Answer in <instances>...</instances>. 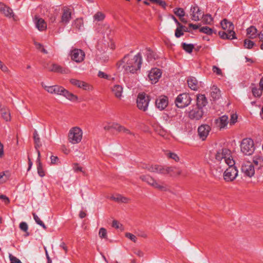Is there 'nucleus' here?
<instances>
[{
    "label": "nucleus",
    "mask_w": 263,
    "mask_h": 263,
    "mask_svg": "<svg viewBox=\"0 0 263 263\" xmlns=\"http://www.w3.org/2000/svg\"><path fill=\"white\" fill-rule=\"evenodd\" d=\"M209 159L214 163L213 174L217 177L222 175V171L230 164H235L231 151L227 148L217 147L209 154Z\"/></svg>",
    "instance_id": "nucleus-1"
},
{
    "label": "nucleus",
    "mask_w": 263,
    "mask_h": 263,
    "mask_svg": "<svg viewBox=\"0 0 263 263\" xmlns=\"http://www.w3.org/2000/svg\"><path fill=\"white\" fill-rule=\"evenodd\" d=\"M142 57L140 53H138L133 57L129 55L124 57L123 59L124 64L123 68L126 73H135L140 70L142 64Z\"/></svg>",
    "instance_id": "nucleus-2"
},
{
    "label": "nucleus",
    "mask_w": 263,
    "mask_h": 263,
    "mask_svg": "<svg viewBox=\"0 0 263 263\" xmlns=\"http://www.w3.org/2000/svg\"><path fill=\"white\" fill-rule=\"evenodd\" d=\"M41 85L48 93L52 95H60L64 97L67 100L71 102H76L78 98L76 95L69 92L63 87L55 85L52 86L46 85L44 82L41 83Z\"/></svg>",
    "instance_id": "nucleus-3"
},
{
    "label": "nucleus",
    "mask_w": 263,
    "mask_h": 263,
    "mask_svg": "<svg viewBox=\"0 0 263 263\" xmlns=\"http://www.w3.org/2000/svg\"><path fill=\"white\" fill-rule=\"evenodd\" d=\"M235 164H230L226 166L222 175L223 179L226 182H231L234 181L238 176V171L235 166Z\"/></svg>",
    "instance_id": "nucleus-4"
},
{
    "label": "nucleus",
    "mask_w": 263,
    "mask_h": 263,
    "mask_svg": "<svg viewBox=\"0 0 263 263\" xmlns=\"http://www.w3.org/2000/svg\"><path fill=\"white\" fill-rule=\"evenodd\" d=\"M83 136V131L82 129L78 126L71 128L68 133V141L72 144L79 143Z\"/></svg>",
    "instance_id": "nucleus-5"
},
{
    "label": "nucleus",
    "mask_w": 263,
    "mask_h": 263,
    "mask_svg": "<svg viewBox=\"0 0 263 263\" xmlns=\"http://www.w3.org/2000/svg\"><path fill=\"white\" fill-rule=\"evenodd\" d=\"M240 149L244 155H251L255 150L253 140L249 138L243 139L240 144Z\"/></svg>",
    "instance_id": "nucleus-6"
},
{
    "label": "nucleus",
    "mask_w": 263,
    "mask_h": 263,
    "mask_svg": "<svg viewBox=\"0 0 263 263\" xmlns=\"http://www.w3.org/2000/svg\"><path fill=\"white\" fill-rule=\"evenodd\" d=\"M140 178L142 181L146 182L147 184L156 189L161 191L167 190L166 185L164 182H161V184H160L149 175L141 176Z\"/></svg>",
    "instance_id": "nucleus-7"
},
{
    "label": "nucleus",
    "mask_w": 263,
    "mask_h": 263,
    "mask_svg": "<svg viewBox=\"0 0 263 263\" xmlns=\"http://www.w3.org/2000/svg\"><path fill=\"white\" fill-rule=\"evenodd\" d=\"M144 168L151 172L156 173L162 175L170 174L173 170L172 167H165L158 164L146 165Z\"/></svg>",
    "instance_id": "nucleus-8"
},
{
    "label": "nucleus",
    "mask_w": 263,
    "mask_h": 263,
    "mask_svg": "<svg viewBox=\"0 0 263 263\" xmlns=\"http://www.w3.org/2000/svg\"><path fill=\"white\" fill-rule=\"evenodd\" d=\"M149 101V96H146L144 93H139L137 99L138 108L142 111H146L148 109Z\"/></svg>",
    "instance_id": "nucleus-9"
},
{
    "label": "nucleus",
    "mask_w": 263,
    "mask_h": 263,
    "mask_svg": "<svg viewBox=\"0 0 263 263\" xmlns=\"http://www.w3.org/2000/svg\"><path fill=\"white\" fill-rule=\"evenodd\" d=\"M191 102V98L189 94L183 93L178 96L175 103L178 108H182L188 106Z\"/></svg>",
    "instance_id": "nucleus-10"
},
{
    "label": "nucleus",
    "mask_w": 263,
    "mask_h": 263,
    "mask_svg": "<svg viewBox=\"0 0 263 263\" xmlns=\"http://www.w3.org/2000/svg\"><path fill=\"white\" fill-rule=\"evenodd\" d=\"M85 52L80 49H73L70 52V57L72 61L77 63L82 62L85 58Z\"/></svg>",
    "instance_id": "nucleus-11"
},
{
    "label": "nucleus",
    "mask_w": 263,
    "mask_h": 263,
    "mask_svg": "<svg viewBox=\"0 0 263 263\" xmlns=\"http://www.w3.org/2000/svg\"><path fill=\"white\" fill-rule=\"evenodd\" d=\"M241 172L245 175L251 177L255 174V166L250 161L245 162L241 166Z\"/></svg>",
    "instance_id": "nucleus-12"
},
{
    "label": "nucleus",
    "mask_w": 263,
    "mask_h": 263,
    "mask_svg": "<svg viewBox=\"0 0 263 263\" xmlns=\"http://www.w3.org/2000/svg\"><path fill=\"white\" fill-rule=\"evenodd\" d=\"M70 82L72 85L85 90L91 91L93 89V86L90 84L77 79H71L70 80Z\"/></svg>",
    "instance_id": "nucleus-13"
},
{
    "label": "nucleus",
    "mask_w": 263,
    "mask_h": 263,
    "mask_svg": "<svg viewBox=\"0 0 263 263\" xmlns=\"http://www.w3.org/2000/svg\"><path fill=\"white\" fill-rule=\"evenodd\" d=\"M203 115V109L198 107H195L188 112V116L192 120H198L200 119Z\"/></svg>",
    "instance_id": "nucleus-14"
},
{
    "label": "nucleus",
    "mask_w": 263,
    "mask_h": 263,
    "mask_svg": "<svg viewBox=\"0 0 263 263\" xmlns=\"http://www.w3.org/2000/svg\"><path fill=\"white\" fill-rule=\"evenodd\" d=\"M168 104V98L165 96H161L156 99L155 106L159 110L165 109Z\"/></svg>",
    "instance_id": "nucleus-15"
},
{
    "label": "nucleus",
    "mask_w": 263,
    "mask_h": 263,
    "mask_svg": "<svg viewBox=\"0 0 263 263\" xmlns=\"http://www.w3.org/2000/svg\"><path fill=\"white\" fill-rule=\"evenodd\" d=\"M162 74L160 69L158 68H153L149 71L148 74V78L152 84L156 83Z\"/></svg>",
    "instance_id": "nucleus-16"
},
{
    "label": "nucleus",
    "mask_w": 263,
    "mask_h": 263,
    "mask_svg": "<svg viewBox=\"0 0 263 263\" xmlns=\"http://www.w3.org/2000/svg\"><path fill=\"white\" fill-rule=\"evenodd\" d=\"M35 27L40 31H43L47 29V24L45 21L39 16L35 15L33 18Z\"/></svg>",
    "instance_id": "nucleus-17"
},
{
    "label": "nucleus",
    "mask_w": 263,
    "mask_h": 263,
    "mask_svg": "<svg viewBox=\"0 0 263 263\" xmlns=\"http://www.w3.org/2000/svg\"><path fill=\"white\" fill-rule=\"evenodd\" d=\"M211 127L207 124L200 125L198 128V135L200 139L204 140L208 136Z\"/></svg>",
    "instance_id": "nucleus-18"
},
{
    "label": "nucleus",
    "mask_w": 263,
    "mask_h": 263,
    "mask_svg": "<svg viewBox=\"0 0 263 263\" xmlns=\"http://www.w3.org/2000/svg\"><path fill=\"white\" fill-rule=\"evenodd\" d=\"M71 19V10L68 8L65 7L63 9L61 16V22L64 24H68Z\"/></svg>",
    "instance_id": "nucleus-19"
},
{
    "label": "nucleus",
    "mask_w": 263,
    "mask_h": 263,
    "mask_svg": "<svg viewBox=\"0 0 263 263\" xmlns=\"http://www.w3.org/2000/svg\"><path fill=\"white\" fill-rule=\"evenodd\" d=\"M202 15L201 11L197 5L192 6L190 9V15L193 21H198Z\"/></svg>",
    "instance_id": "nucleus-20"
},
{
    "label": "nucleus",
    "mask_w": 263,
    "mask_h": 263,
    "mask_svg": "<svg viewBox=\"0 0 263 263\" xmlns=\"http://www.w3.org/2000/svg\"><path fill=\"white\" fill-rule=\"evenodd\" d=\"M0 13L8 18L13 17L14 16L12 9L1 2H0Z\"/></svg>",
    "instance_id": "nucleus-21"
},
{
    "label": "nucleus",
    "mask_w": 263,
    "mask_h": 263,
    "mask_svg": "<svg viewBox=\"0 0 263 263\" xmlns=\"http://www.w3.org/2000/svg\"><path fill=\"white\" fill-rule=\"evenodd\" d=\"M110 89L114 95L118 99H121L123 92V88L122 85L115 84L111 87Z\"/></svg>",
    "instance_id": "nucleus-22"
},
{
    "label": "nucleus",
    "mask_w": 263,
    "mask_h": 263,
    "mask_svg": "<svg viewBox=\"0 0 263 263\" xmlns=\"http://www.w3.org/2000/svg\"><path fill=\"white\" fill-rule=\"evenodd\" d=\"M49 70L52 72H59L62 74H67L69 72L68 68H63L61 66L53 64L49 68Z\"/></svg>",
    "instance_id": "nucleus-23"
},
{
    "label": "nucleus",
    "mask_w": 263,
    "mask_h": 263,
    "mask_svg": "<svg viewBox=\"0 0 263 263\" xmlns=\"http://www.w3.org/2000/svg\"><path fill=\"white\" fill-rule=\"evenodd\" d=\"M228 119L227 116L223 115L216 119V124L220 129L224 128L229 123Z\"/></svg>",
    "instance_id": "nucleus-24"
},
{
    "label": "nucleus",
    "mask_w": 263,
    "mask_h": 263,
    "mask_svg": "<svg viewBox=\"0 0 263 263\" xmlns=\"http://www.w3.org/2000/svg\"><path fill=\"white\" fill-rule=\"evenodd\" d=\"M219 35L221 37V38L223 39H229L232 40L236 38L235 33L234 31H228L227 32L225 31H219L218 33Z\"/></svg>",
    "instance_id": "nucleus-25"
},
{
    "label": "nucleus",
    "mask_w": 263,
    "mask_h": 263,
    "mask_svg": "<svg viewBox=\"0 0 263 263\" xmlns=\"http://www.w3.org/2000/svg\"><path fill=\"white\" fill-rule=\"evenodd\" d=\"M253 164L255 169H261L263 167V159L259 156H255L253 158Z\"/></svg>",
    "instance_id": "nucleus-26"
},
{
    "label": "nucleus",
    "mask_w": 263,
    "mask_h": 263,
    "mask_svg": "<svg viewBox=\"0 0 263 263\" xmlns=\"http://www.w3.org/2000/svg\"><path fill=\"white\" fill-rule=\"evenodd\" d=\"M257 33V30L255 27L251 26L247 29V36L252 39L256 38L257 36H258Z\"/></svg>",
    "instance_id": "nucleus-27"
},
{
    "label": "nucleus",
    "mask_w": 263,
    "mask_h": 263,
    "mask_svg": "<svg viewBox=\"0 0 263 263\" xmlns=\"http://www.w3.org/2000/svg\"><path fill=\"white\" fill-rule=\"evenodd\" d=\"M208 103L206 97L203 95H199L197 97V106L203 109Z\"/></svg>",
    "instance_id": "nucleus-28"
},
{
    "label": "nucleus",
    "mask_w": 263,
    "mask_h": 263,
    "mask_svg": "<svg viewBox=\"0 0 263 263\" xmlns=\"http://www.w3.org/2000/svg\"><path fill=\"white\" fill-rule=\"evenodd\" d=\"M221 26L223 29L227 30V31H234V25L233 23L231 22L228 21L226 19L223 20L221 22Z\"/></svg>",
    "instance_id": "nucleus-29"
},
{
    "label": "nucleus",
    "mask_w": 263,
    "mask_h": 263,
    "mask_svg": "<svg viewBox=\"0 0 263 263\" xmlns=\"http://www.w3.org/2000/svg\"><path fill=\"white\" fill-rule=\"evenodd\" d=\"M145 54L146 58V60L148 63H152L154 62V60L156 59V55L149 48L146 49Z\"/></svg>",
    "instance_id": "nucleus-30"
},
{
    "label": "nucleus",
    "mask_w": 263,
    "mask_h": 263,
    "mask_svg": "<svg viewBox=\"0 0 263 263\" xmlns=\"http://www.w3.org/2000/svg\"><path fill=\"white\" fill-rule=\"evenodd\" d=\"M187 81L188 85L191 89L196 90L198 89V81L195 78L190 77L188 78Z\"/></svg>",
    "instance_id": "nucleus-31"
},
{
    "label": "nucleus",
    "mask_w": 263,
    "mask_h": 263,
    "mask_svg": "<svg viewBox=\"0 0 263 263\" xmlns=\"http://www.w3.org/2000/svg\"><path fill=\"white\" fill-rule=\"evenodd\" d=\"M211 96L215 100H217L220 97V91L216 86L213 85L211 87Z\"/></svg>",
    "instance_id": "nucleus-32"
},
{
    "label": "nucleus",
    "mask_w": 263,
    "mask_h": 263,
    "mask_svg": "<svg viewBox=\"0 0 263 263\" xmlns=\"http://www.w3.org/2000/svg\"><path fill=\"white\" fill-rule=\"evenodd\" d=\"M40 152L37 150V158L36 160L38 163L37 165V173L40 177H43L45 175V174L42 165L40 162Z\"/></svg>",
    "instance_id": "nucleus-33"
},
{
    "label": "nucleus",
    "mask_w": 263,
    "mask_h": 263,
    "mask_svg": "<svg viewBox=\"0 0 263 263\" xmlns=\"http://www.w3.org/2000/svg\"><path fill=\"white\" fill-rule=\"evenodd\" d=\"M73 28L78 29L79 30H82L84 28V22L82 18H78L76 19L72 24Z\"/></svg>",
    "instance_id": "nucleus-34"
},
{
    "label": "nucleus",
    "mask_w": 263,
    "mask_h": 263,
    "mask_svg": "<svg viewBox=\"0 0 263 263\" xmlns=\"http://www.w3.org/2000/svg\"><path fill=\"white\" fill-rule=\"evenodd\" d=\"M110 198L118 202L127 203L129 201L128 198H126V197L123 196L120 194L113 195L111 196Z\"/></svg>",
    "instance_id": "nucleus-35"
},
{
    "label": "nucleus",
    "mask_w": 263,
    "mask_h": 263,
    "mask_svg": "<svg viewBox=\"0 0 263 263\" xmlns=\"http://www.w3.org/2000/svg\"><path fill=\"white\" fill-rule=\"evenodd\" d=\"M105 15L104 13L101 11H98L93 16V22H102L105 19Z\"/></svg>",
    "instance_id": "nucleus-36"
},
{
    "label": "nucleus",
    "mask_w": 263,
    "mask_h": 263,
    "mask_svg": "<svg viewBox=\"0 0 263 263\" xmlns=\"http://www.w3.org/2000/svg\"><path fill=\"white\" fill-rule=\"evenodd\" d=\"M202 18L203 23L207 25L212 24L213 21V18L212 17L211 15L209 14L205 15L203 14Z\"/></svg>",
    "instance_id": "nucleus-37"
},
{
    "label": "nucleus",
    "mask_w": 263,
    "mask_h": 263,
    "mask_svg": "<svg viewBox=\"0 0 263 263\" xmlns=\"http://www.w3.org/2000/svg\"><path fill=\"white\" fill-rule=\"evenodd\" d=\"M33 139L35 143V147L37 151V148L39 147L41 144L40 143V139L39 134L36 130H35L33 133Z\"/></svg>",
    "instance_id": "nucleus-38"
},
{
    "label": "nucleus",
    "mask_w": 263,
    "mask_h": 263,
    "mask_svg": "<svg viewBox=\"0 0 263 263\" xmlns=\"http://www.w3.org/2000/svg\"><path fill=\"white\" fill-rule=\"evenodd\" d=\"M1 114L2 118L6 121L10 120V113L8 109H2Z\"/></svg>",
    "instance_id": "nucleus-39"
},
{
    "label": "nucleus",
    "mask_w": 263,
    "mask_h": 263,
    "mask_svg": "<svg viewBox=\"0 0 263 263\" xmlns=\"http://www.w3.org/2000/svg\"><path fill=\"white\" fill-rule=\"evenodd\" d=\"M33 219L35 220V222L41 226L44 230H46L47 229L46 226L45 225L44 222L40 219V218L39 217V216L33 213L32 214Z\"/></svg>",
    "instance_id": "nucleus-40"
},
{
    "label": "nucleus",
    "mask_w": 263,
    "mask_h": 263,
    "mask_svg": "<svg viewBox=\"0 0 263 263\" xmlns=\"http://www.w3.org/2000/svg\"><path fill=\"white\" fill-rule=\"evenodd\" d=\"M263 90L260 87H254L252 88V92L255 97H260L262 95Z\"/></svg>",
    "instance_id": "nucleus-41"
},
{
    "label": "nucleus",
    "mask_w": 263,
    "mask_h": 263,
    "mask_svg": "<svg viewBox=\"0 0 263 263\" xmlns=\"http://www.w3.org/2000/svg\"><path fill=\"white\" fill-rule=\"evenodd\" d=\"M199 31L200 32L204 33L208 35H212L214 33V30L208 26L200 28Z\"/></svg>",
    "instance_id": "nucleus-42"
},
{
    "label": "nucleus",
    "mask_w": 263,
    "mask_h": 263,
    "mask_svg": "<svg viewBox=\"0 0 263 263\" xmlns=\"http://www.w3.org/2000/svg\"><path fill=\"white\" fill-rule=\"evenodd\" d=\"M182 46L183 49L188 53H191L192 52L194 46L191 44H186L185 43H183L182 44Z\"/></svg>",
    "instance_id": "nucleus-43"
},
{
    "label": "nucleus",
    "mask_w": 263,
    "mask_h": 263,
    "mask_svg": "<svg viewBox=\"0 0 263 263\" xmlns=\"http://www.w3.org/2000/svg\"><path fill=\"white\" fill-rule=\"evenodd\" d=\"M174 13L178 16L181 17H183L185 15V12L182 8H176L174 9Z\"/></svg>",
    "instance_id": "nucleus-44"
},
{
    "label": "nucleus",
    "mask_w": 263,
    "mask_h": 263,
    "mask_svg": "<svg viewBox=\"0 0 263 263\" xmlns=\"http://www.w3.org/2000/svg\"><path fill=\"white\" fill-rule=\"evenodd\" d=\"M254 45V42L250 40L246 39L244 41V46L246 48L251 49Z\"/></svg>",
    "instance_id": "nucleus-45"
},
{
    "label": "nucleus",
    "mask_w": 263,
    "mask_h": 263,
    "mask_svg": "<svg viewBox=\"0 0 263 263\" xmlns=\"http://www.w3.org/2000/svg\"><path fill=\"white\" fill-rule=\"evenodd\" d=\"M99 235L102 238H107V232L105 229L101 228L99 230Z\"/></svg>",
    "instance_id": "nucleus-46"
},
{
    "label": "nucleus",
    "mask_w": 263,
    "mask_h": 263,
    "mask_svg": "<svg viewBox=\"0 0 263 263\" xmlns=\"http://www.w3.org/2000/svg\"><path fill=\"white\" fill-rule=\"evenodd\" d=\"M166 155L168 157L174 160L176 162H178L179 160V157L175 153L170 152L168 153Z\"/></svg>",
    "instance_id": "nucleus-47"
},
{
    "label": "nucleus",
    "mask_w": 263,
    "mask_h": 263,
    "mask_svg": "<svg viewBox=\"0 0 263 263\" xmlns=\"http://www.w3.org/2000/svg\"><path fill=\"white\" fill-rule=\"evenodd\" d=\"M125 236L134 242H136L137 241V238L136 236L133 234H131L130 233H126L125 234Z\"/></svg>",
    "instance_id": "nucleus-48"
},
{
    "label": "nucleus",
    "mask_w": 263,
    "mask_h": 263,
    "mask_svg": "<svg viewBox=\"0 0 263 263\" xmlns=\"http://www.w3.org/2000/svg\"><path fill=\"white\" fill-rule=\"evenodd\" d=\"M237 115L236 114H232L231 116L230 124L231 125H234L237 122Z\"/></svg>",
    "instance_id": "nucleus-49"
},
{
    "label": "nucleus",
    "mask_w": 263,
    "mask_h": 263,
    "mask_svg": "<svg viewBox=\"0 0 263 263\" xmlns=\"http://www.w3.org/2000/svg\"><path fill=\"white\" fill-rule=\"evenodd\" d=\"M213 72L215 73L218 76H222L221 70L216 66H213L212 67Z\"/></svg>",
    "instance_id": "nucleus-50"
},
{
    "label": "nucleus",
    "mask_w": 263,
    "mask_h": 263,
    "mask_svg": "<svg viewBox=\"0 0 263 263\" xmlns=\"http://www.w3.org/2000/svg\"><path fill=\"white\" fill-rule=\"evenodd\" d=\"M20 228L24 232H27L28 229V227L26 222H22L20 223Z\"/></svg>",
    "instance_id": "nucleus-51"
},
{
    "label": "nucleus",
    "mask_w": 263,
    "mask_h": 263,
    "mask_svg": "<svg viewBox=\"0 0 263 263\" xmlns=\"http://www.w3.org/2000/svg\"><path fill=\"white\" fill-rule=\"evenodd\" d=\"M181 28H181V27H180V28L178 27L176 29L175 35L176 37H178V38L180 37V36H181L182 35H183V32Z\"/></svg>",
    "instance_id": "nucleus-52"
},
{
    "label": "nucleus",
    "mask_w": 263,
    "mask_h": 263,
    "mask_svg": "<svg viewBox=\"0 0 263 263\" xmlns=\"http://www.w3.org/2000/svg\"><path fill=\"white\" fill-rule=\"evenodd\" d=\"M150 1L159 4L160 6H162L163 8H165L166 6V3L164 1L162 0H149Z\"/></svg>",
    "instance_id": "nucleus-53"
},
{
    "label": "nucleus",
    "mask_w": 263,
    "mask_h": 263,
    "mask_svg": "<svg viewBox=\"0 0 263 263\" xmlns=\"http://www.w3.org/2000/svg\"><path fill=\"white\" fill-rule=\"evenodd\" d=\"M9 257L10 261H13L14 263H22L19 259H18L16 257L13 256L11 254H9Z\"/></svg>",
    "instance_id": "nucleus-54"
},
{
    "label": "nucleus",
    "mask_w": 263,
    "mask_h": 263,
    "mask_svg": "<svg viewBox=\"0 0 263 263\" xmlns=\"http://www.w3.org/2000/svg\"><path fill=\"white\" fill-rule=\"evenodd\" d=\"M73 170L74 172H81L83 173L84 172L83 171L82 167L80 166L77 163H75L73 165Z\"/></svg>",
    "instance_id": "nucleus-55"
},
{
    "label": "nucleus",
    "mask_w": 263,
    "mask_h": 263,
    "mask_svg": "<svg viewBox=\"0 0 263 263\" xmlns=\"http://www.w3.org/2000/svg\"><path fill=\"white\" fill-rule=\"evenodd\" d=\"M98 76L101 78H104L105 79H108L109 77L108 75L101 71H99Z\"/></svg>",
    "instance_id": "nucleus-56"
},
{
    "label": "nucleus",
    "mask_w": 263,
    "mask_h": 263,
    "mask_svg": "<svg viewBox=\"0 0 263 263\" xmlns=\"http://www.w3.org/2000/svg\"><path fill=\"white\" fill-rule=\"evenodd\" d=\"M0 69L5 72L8 71V67L0 60Z\"/></svg>",
    "instance_id": "nucleus-57"
},
{
    "label": "nucleus",
    "mask_w": 263,
    "mask_h": 263,
    "mask_svg": "<svg viewBox=\"0 0 263 263\" xmlns=\"http://www.w3.org/2000/svg\"><path fill=\"white\" fill-rule=\"evenodd\" d=\"M112 226L116 229H120L122 225L117 220H113Z\"/></svg>",
    "instance_id": "nucleus-58"
},
{
    "label": "nucleus",
    "mask_w": 263,
    "mask_h": 263,
    "mask_svg": "<svg viewBox=\"0 0 263 263\" xmlns=\"http://www.w3.org/2000/svg\"><path fill=\"white\" fill-rule=\"evenodd\" d=\"M51 159V163L53 164H57V162L59 161V158L57 156H51L50 157Z\"/></svg>",
    "instance_id": "nucleus-59"
},
{
    "label": "nucleus",
    "mask_w": 263,
    "mask_h": 263,
    "mask_svg": "<svg viewBox=\"0 0 263 263\" xmlns=\"http://www.w3.org/2000/svg\"><path fill=\"white\" fill-rule=\"evenodd\" d=\"M0 199H2L3 200L4 202L5 203H8L9 202V198L5 195H0Z\"/></svg>",
    "instance_id": "nucleus-60"
},
{
    "label": "nucleus",
    "mask_w": 263,
    "mask_h": 263,
    "mask_svg": "<svg viewBox=\"0 0 263 263\" xmlns=\"http://www.w3.org/2000/svg\"><path fill=\"white\" fill-rule=\"evenodd\" d=\"M104 28L106 29L107 31L106 32H101V33L105 35L106 34L108 35V34L110 32L111 30L110 29L109 27L108 26H104Z\"/></svg>",
    "instance_id": "nucleus-61"
},
{
    "label": "nucleus",
    "mask_w": 263,
    "mask_h": 263,
    "mask_svg": "<svg viewBox=\"0 0 263 263\" xmlns=\"http://www.w3.org/2000/svg\"><path fill=\"white\" fill-rule=\"evenodd\" d=\"M189 27L192 28L194 30H196L199 28V26L196 24H190Z\"/></svg>",
    "instance_id": "nucleus-62"
},
{
    "label": "nucleus",
    "mask_w": 263,
    "mask_h": 263,
    "mask_svg": "<svg viewBox=\"0 0 263 263\" xmlns=\"http://www.w3.org/2000/svg\"><path fill=\"white\" fill-rule=\"evenodd\" d=\"M34 44L36 48L39 50H41L42 48L43 47L41 44L37 43L36 42H34Z\"/></svg>",
    "instance_id": "nucleus-63"
},
{
    "label": "nucleus",
    "mask_w": 263,
    "mask_h": 263,
    "mask_svg": "<svg viewBox=\"0 0 263 263\" xmlns=\"http://www.w3.org/2000/svg\"><path fill=\"white\" fill-rule=\"evenodd\" d=\"M258 37L260 41L263 42V30L258 34Z\"/></svg>",
    "instance_id": "nucleus-64"
}]
</instances>
